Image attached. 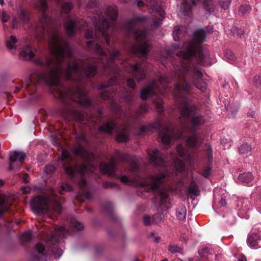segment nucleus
I'll return each instance as SVG.
<instances>
[{
  "label": "nucleus",
  "mask_w": 261,
  "mask_h": 261,
  "mask_svg": "<svg viewBox=\"0 0 261 261\" xmlns=\"http://www.w3.org/2000/svg\"><path fill=\"white\" fill-rule=\"evenodd\" d=\"M19 23H28L29 22V16L25 13L24 11L21 10L20 14L19 16Z\"/></svg>",
  "instance_id": "obj_29"
},
{
  "label": "nucleus",
  "mask_w": 261,
  "mask_h": 261,
  "mask_svg": "<svg viewBox=\"0 0 261 261\" xmlns=\"http://www.w3.org/2000/svg\"><path fill=\"white\" fill-rule=\"evenodd\" d=\"M162 19L160 18L156 19L154 22V24L156 27H158L162 24Z\"/></svg>",
  "instance_id": "obj_61"
},
{
  "label": "nucleus",
  "mask_w": 261,
  "mask_h": 261,
  "mask_svg": "<svg viewBox=\"0 0 261 261\" xmlns=\"http://www.w3.org/2000/svg\"><path fill=\"white\" fill-rule=\"evenodd\" d=\"M29 175L27 173L24 174L22 177V180L24 183H28L29 182Z\"/></svg>",
  "instance_id": "obj_59"
},
{
  "label": "nucleus",
  "mask_w": 261,
  "mask_h": 261,
  "mask_svg": "<svg viewBox=\"0 0 261 261\" xmlns=\"http://www.w3.org/2000/svg\"><path fill=\"white\" fill-rule=\"evenodd\" d=\"M106 188H118V186L114 182L106 181L105 183Z\"/></svg>",
  "instance_id": "obj_52"
},
{
  "label": "nucleus",
  "mask_w": 261,
  "mask_h": 261,
  "mask_svg": "<svg viewBox=\"0 0 261 261\" xmlns=\"http://www.w3.org/2000/svg\"><path fill=\"white\" fill-rule=\"evenodd\" d=\"M169 79L166 76H161L159 78V84L155 82L149 84L143 88L140 93V97L142 99H146L151 97L155 91H158L161 95H164L167 92L166 84L169 83Z\"/></svg>",
  "instance_id": "obj_7"
},
{
  "label": "nucleus",
  "mask_w": 261,
  "mask_h": 261,
  "mask_svg": "<svg viewBox=\"0 0 261 261\" xmlns=\"http://www.w3.org/2000/svg\"><path fill=\"white\" fill-rule=\"evenodd\" d=\"M187 214L186 206L184 205H178L176 212V216L179 220L185 219Z\"/></svg>",
  "instance_id": "obj_22"
},
{
  "label": "nucleus",
  "mask_w": 261,
  "mask_h": 261,
  "mask_svg": "<svg viewBox=\"0 0 261 261\" xmlns=\"http://www.w3.org/2000/svg\"><path fill=\"white\" fill-rule=\"evenodd\" d=\"M260 240V236L259 233H249L247 239V243L250 248L255 249L257 248L258 241Z\"/></svg>",
  "instance_id": "obj_18"
},
{
  "label": "nucleus",
  "mask_w": 261,
  "mask_h": 261,
  "mask_svg": "<svg viewBox=\"0 0 261 261\" xmlns=\"http://www.w3.org/2000/svg\"><path fill=\"white\" fill-rule=\"evenodd\" d=\"M238 179L242 182L248 184L253 180V176L250 172H245L239 175Z\"/></svg>",
  "instance_id": "obj_23"
},
{
  "label": "nucleus",
  "mask_w": 261,
  "mask_h": 261,
  "mask_svg": "<svg viewBox=\"0 0 261 261\" xmlns=\"http://www.w3.org/2000/svg\"><path fill=\"white\" fill-rule=\"evenodd\" d=\"M25 157V153L22 151H14L11 152L9 157V170L19 169Z\"/></svg>",
  "instance_id": "obj_11"
},
{
  "label": "nucleus",
  "mask_w": 261,
  "mask_h": 261,
  "mask_svg": "<svg viewBox=\"0 0 261 261\" xmlns=\"http://www.w3.org/2000/svg\"><path fill=\"white\" fill-rule=\"evenodd\" d=\"M93 36V32L92 31H90L89 30H87L85 33V37L87 39L92 38Z\"/></svg>",
  "instance_id": "obj_57"
},
{
  "label": "nucleus",
  "mask_w": 261,
  "mask_h": 261,
  "mask_svg": "<svg viewBox=\"0 0 261 261\" xmlns=\"http://www.w3.org/2000/svg\"><path fill=\"white\" fill-rule=\"evenodd\" d=\"M206 158L209 162L213 160L212 149L210 145H207L206 149Z\"/></svg>",
  "instance_id": "obj_40"
},
{
  "label": "nucleus",
  "mask_w": 261,
  "mask_h": 261,
  "mask_svg": "<svg viewBox=\"0 0 261 261\" xmlns=\"http://www.w3.org/2000/svg\"><path fill=\"white\" fill-rule=\"evenodd\" d=\"M180 248L176 246H170L169 250L172 253H175L179 251Z\"/></svg>",
  "instance_id": "obj_56"
},
{
  "label": "nucleus",
  "mask_w": 261,
  "mask_h": 261,
  "mask_svg": "<svg viewBox=\"0 0 261 261\" xmlns=\"http://www.w3.org/2000/svg\"><path fill=\"white\" fill-rule=\"evenodd\" d=\"M32 239V233L31 231H27L23 233L21 236L20 239L22 242H29Z\"/></svg>",
  "instance_id": "obj_33"
},
{
  "label": "nucleus",
  "mask_w": 261,
  "mask_h": 261,
  "mask_svg": "<svg viewBox=\"0 0 261 261\" xmlns=\"http://www.w3.org/2000/svg\"><path fill=\"white\" fill-rule=\"evenodd\" d=\"M227 202H226V200L223 198H222L220 201V204L221 206H225Z\"/></svg>",
  "instance_id": "obj_62"
},
{
  "label": "nucleus",
  "mask_w": 261,
  "mask_h": 261,
  "mask_svg": "<svg viewBox=\"0 0 261 261\" xmlns=\"http://www.w3.org/2000/svg\"><path fill=\"white\" fill-rule=\"evenodd\" d=\"M120 66L121 68L127 71L138 82L143 80L146 77V71L140 62H137L134 65H131L125 59L120 63Z\"/></svg>",
  "instance_id": "obj_10"
},
{
  "label": "nucleus",
  "mask_w": 261,
  "mask_h": 261,
  "mask_svg": "<svg viewBox=\"0 0 261 261\" xmlns=\"http://www.w3.org/2000/svg\"><path fill=\"white\" fill-rule=\"evenodd\" d=\"M143 221L145 225H149L151 224L150 218L148 216H145L143 217Z\"/></svg>",
  "instance_id": "obj_55"
},
{
  "label": "nucleus",
  "mask_w": 261,
  "mask_h": 261,
  "mask_svg": "<svg viewBox=\"0 0 261 261\" xmlns=\"http://www.w3.org/2000/svg\"><path fill=\"white\" fill-rule=\"evenodd\" d=\"M113 96V94L108 93L107 92H103L100 95V97L104 99H110Z\"/></svg>",
  "instance_id": "obj_54"
},
{
  "label": "nucleus",
  "mask_w": 261,
  "mask_h": 261,
  "mask_svg": "<svg viewBox=\"0 0 261 261\" xmlns=\"http://www.w3.org/2000/svg\"><path fill=\"white\" fill-rule=\"evenodd\" d=\"M149 3L150 4V9L153 12L158 13L162 18L165 17V13L161 4L156 2V0H149Z\"/></svg>",
  "instance_id": "obj_21"
},
{
  "label": "nucleus",
  "mask_w": 261,
  "mask_h": 261,
  "mask_svg": "<svg viewBox=\"0 0 261 261\" xmlns=\"http://www.w3.org/2000/svg\"><path fill=\"white\" fill-rule=\"evenodd\" d=\"M225 57L229 62L234 61L236 60L235 55L231 50H227L225 51Z\"/></svg>",
  "instance_id": "obj_30"
},
{
  "label": "nucleus",
  "mask_w": 261,
  "mask_h": 261,
  "mask_svg": "<svg viewBox=\"0 0 261 261\" xmlns=\"http://www.w3.org/2000/svg\"><path fill=\"white\" fill-rule=\"evenodd\" d=\"M71 223L73 225V226L77 230H82L83 227V224L77 221H76L74 219L71 220Z\"/></svg>",
  "instance_id": "obj_41"
},
{
  "label": "nucleus",
  "mask_w": 261,
  "mask_h": 261,
  "mask_svg": "<svg viewBox=\"0 0 261 261\" xmlns=\"http://www.w3.org/2000/svg\"><path fill=\"white\" fill-rule=\"evenodd\" d=\"M212 170V168L210 166H207L206 168H205L202 171V175L205 177H207L209 176L211 173V171Z\"/></svg>",
  "instance_id": "obj_48"
},
{
  "label": "nucleus",
  "mask_w": 261,
  "mask_h": 261,
  "mask_svg": "<svg viewBox=\"0 0 261 261\" xmlns=\"http://www.w3.org/2000/svg\"><path fill=\"white\" fill-rule=\"evenodd\" d=\"M115 154L120 161L129 162L132 160L133 156L128 154L122 153L118 150L116 151Z\"/></svg>",
  "instance_id": "obj_24"
},
{
  "label": "nucleus",
  "mask_w": 261,
  "mask_h": 261,
  "mask_svg": "<svg viewBox=\"0 0 261 261\" xmlns=\"http://www.w3.org/2000/svg\"><path fill=\"white\" fill-rule=\"evenodd\" d=\"M85 196L88 198V199H90V198H91L92 197V195L90 193V192H87L85 193Z\"/></svg>",
  "instance_id": "obj_64"
},
{
  "label": "nucleus",
  "mask_w": 261,
  "mask_h": 261,
  "mask_svg": "<svg viewBox=\"0 0 261 261\" xmlns=\"http://www.w3.org/2000/svg\"><path fill=\"white\" fill-rule=\"evenodd\" d=\"M175 167L176 171L179 172H181L185 169L184 163L178 159L175 161Z\"/></svg>",
  "instance_id": "obj_32"
},
{
  "label": "nucleus",
  "mask_w": 261,
  "mask_h": 261,
  "mask_svg": "<svg viewBox=\"0 0 261 261\" xmlns=\"http://www.w3.org/2000/svg\"><path fill=\"white\" fill-rule=\"evenodd\" d=\"M99 130L101 133L108 134L113 132L117 133L116 139L119 142H126L129 138L128 127L126 124L119 125L113 121H109L100 125Z\"/></svg>",
  "instance_id": "obj_8"
},
{
  "label": "nucleus",
  "mask_w": 261,
  "mask_h": 261,
  "mask_svg": "<svg viewBox=\"0 0 261 261\" xmlns=\"http://www.w3.org/2000/svg\"><path fill=\"white\" fill-rule=\"evenodd\" d=\"M188 194L192 199H195V197L199 195L200 191L199 188L194 181H192L190 183L188 189Z\"/></svg>",
  "instance_id": "obj_20"
},
{
  "label": "nucleus",
  "mask_w": 261,
  "mask_h": 261,
  "mask_svg": "<svg viewBox=\"0 0 261 261\" xmlns=\"http://www.w3.org/2000/svg\"><path fill=\"white\" fill-rule=\"evenodd\" d=\"M77 23L70 18L69 16H67V20L64 22V27L68 35H73L77 29Z\"/></svg>",
  "instance_id": "obj_16"
},
{
  "label": "nucleus",
  "mask_w": 261,
  "mask_h": 261,
  "mask_svg": "<svg viewBox=\"0 0 261 261\" xmlns=\"http://www.w3.org/2000/svg\"><path fill=\"white\" fill-rule=\"evenodd\" d=\"M17 27V22L16 18H14L13 19L12 22V27L13 28H16Z\"/></svg>",
  "instance_id": "obj_63"
},
{
  "label": "nucleus",
  "mask_w": 261,
  "mask_h": 261,
  "mask_svg": "<svg viewBox=\"0 0 261 261\" xmlns=\"http://www.w3.org/2000/svg\"><path fill=\"white\" fill-rule=\"evenodd\" d=\"M99 169L102 174L119 178L122 183L130 182L142 187L147 186L150 190L153 191L159 190L161 186L164 183L167 174L166 172L153 173L147 175L145 178L136 177L132 180H129L125 175L119 176L116 174V159L113 156L111 158V161L109 163L102 162L100 164Z\"/></svg>",
  "instance_id": "obj_2"
},
{
  "label": "nucleus",
  "mask_w": 261,
  "mask_h": 261,
  "mask_svg": "<svg viewBox=\"0 0 261 261\" xmlns=\"http://www.w3.org/2000/svg\"><path fill=\"white\" fill-rule=\"evenodd\" d=\"M17 42V39L16 37L14 36H11L10 38L6 42V46L10 50L15 49V44Z\"/></svg>",
  "instance_id": "obj_25"
},
{
  "label": "nucleus",
  "mask_w": 261,
  "mask_h": 261,
  "mask_svg": "<svg viewBox=\"0 0 261 261\" xmlns=\"http://www.w3.org/2000/svg\"><path fill=\"white\" fill-rule=\"evenodd\" d=\"M176 150L180 156H185L186 155L185 149L181 144H178L176 147Z\"/></svg>",
  "instance_id": "obj_39"
},
{
  "label": "nucleus",
  "mask_w": 261,
  "mask_h": 261,
  "mask_svg": "<svg viewBox=\"0 0 261 261\" xmlns=\"http://www.w3.org/2000/svg\"><path fill=\"white\" fill-rule=\"evenodd\" d=\"M9 19V16L6 11H3L1 13V20L3 22H7Z\"/></svg>",
  "instance_id": "obj_47"
},
{
  "label": "nucleus",
  "mask_w": 261,
  "mask_h": 261,
  "mask_svg": "<svg viewBox=\"0 0 261 261\" xmlns=\"http://www.w3.org/2000/svg\"><path fill=\"white\" fill-rule=\"evenodd\" d=\"M203 141L202 138L198 135L188 137L186 140L188 147L192 149H196L199 147L202 144Z\"/></svg>",
  "instance_id": "obj_14"
},
{
  "label": "nucleus",
  "mask_w": 261,
  "mask_h": 261,
  "mask_svg": "<svg viewBox=\"0 0 261 261\" xmlns=\"http://www.w3.org/2000/svg\"><path fill=\"white\" fill-rule=\"evenodd\" d=\"M238 150L240 154H245L250 152L251 151V148L249 145L244 144L239 147Z\"/></svg>",
  "instance_id": "obj_27"
},
{
  "label": "nucleus",
  "mask_w": 261,
  "mask_h": 261,
  "mask_svg": "<svg viewBox=\"0 0 261 261\" xmlns=\"http://www.w3.org/2000/svg\"><path fill=\"white\" fill-rule=\"evenodd\" d=\"M72 151L76 155L81 157L84 160V163L81 165H76L74 167H72L69 163H64V169L71 178H75L81 188L85 187L87 181L84 175L88 171L92 172L94 170V167L92 166L89 169V167L90 162L94 158V155L91 151L80 145L74 147Z\"/></svg>",
  "instance_id": "obj_3"
},
{
  "label": "nucleus",
  "mask_w": 261,
  "mask_h": 261,
  "mask_svg": "<svg viewBox=\"0 0 261 261\" xmlns=\"http://www.w3.org/2000/svg\"><path fill=\"white\" fill-rule=\"evenodd\" d=\"M55 167L51 165H46L45 167V171L47 173L54 172L55 170Z\"/></svg>",
  "instance_id": "obj_49"
},
{
  "label": "nucleus",
  "mask_w": 261,
  "mask_h": 261,
  "mask_svg": "<svg viewBox=\"0 0 261 261\" xmlns=\"http://www.w3.org/2000/svg\"><path fill=\"white\" fill-rule=\"evenodd\" d=\"M250 7L248 5H242L239 8V12L242 13H246L250 11Z\"/></svg>",
  "instance_id": "obj_42"
},
{
  "label": "nucleus",
  "mask_w": 261,
  "mask_h": 261,
  "mask_svg": "<svg viewBox=\"0 0 261 261\" xmlns=\"http://www.w3.org/2000/svg\"><path fill=\"white\" fill-rule=\"evenodd\" d=\"M149 130H150V126L149 125H142L140 127V132L141 133H143Z\"/></svg>",
  "instance_id": "obj_53"
},
{
  "label": "nucleus",
  "mask_w": 261,
  "mask_h": 261,
  "mask_svg": "<svg viewBox=\"0 0 261 261\" xmlns=\"http://www.w3.org/2000/svg\"><path fill=\"white\" fill-rule=\"evenodd\" d=\"M107 15L109 17L111 22L108 18L100 16L98 21L95 24L94 36L96 38L101 37L105 40L107 45L110 43L109 34L108 32L110 25L113 30H117L116 20L117 17V10L116 7L108 6L106 11Z\"/></svg>",
  "instance_id": "obj_6"
},
{
  "label": "nucleus",
  "mask_w": 261,
  "mask_h": 261,
  "mask_svg": "<svg viewBox=\"0 0 261 261\" xmlns=\"http://www.w3.org/2000/svg\"><path fill=\"white\" fill-rule=\"evenodd\" d=\"M180 30L179 26L176 25L174 28L173 31V37L175 41H177L179 40Z\"/></svg>",
  "instance_id": "obj_36"
},
{
  "label": "nucleus",
  "mask_w": 261,
  "mask_h": 261,
  "mask_svg": "<svg viewBox=\"0 0 261 261\" xmlns=\"http://www.w3.org/2000/svg\"><path fill=\"white\" fill-rule=\"evenodd\" d=\"M72 189L73 188L70 185L67 183H64L61 185V190L59 191V193L60 194L63 195L64 194L63 191L69 192L72 191Z\"/></svg>",
  "instance_id": "obj_35"
},
{
  "label": "nucleus",
  "mask_w": 261,
  "mask_h": 261,
  "mask_svg": "<svg viewBox=\"0 0 261 261\" xmlns=\"http://www.w3.org/2000/svg\"><path fill=\"white\" fill-rule=\"evenodd\" d=\"M160 196L161 198V202L162 204L165 203L168 198V194L165 190H161L159 192Z\"/></svg>",
  "instance_id": "obj_37"
},
{
  "label": "nucleus",
  "mask_w": 261,
  "mask_h": 261,
  "mask_svg": "<svg viewBox=\"0 0 261 261\" xmlns=\"http://www.w3.org/2000/svg\"><path fill=\"white\" fill-rule=\"evenodd\" d=\"M68 234V230L64 226H60L56 228L55 232L47 238V244L50 246L53 253L57 258H59L63 254V250L59 247V245Z\"/></svg>",
  "instance_id": "obj_9"
},
{
  "label": "nucleus",
  "mask_w": 261,
  "mask_h": 261,
  "mask_svg": "<svg viewBox=\"0 0 261 261\" xmlns=\"http://www.w3.org/2000/svg\"><path fill=\"white\" fill-rule=\"evenodd\" d=\"M198 253L202 257H205L211 253V249L207 246H202L199 249Z\"/></svg>",
  "instance_id": "obj_31"
},
{
  "label": "nucleus",
  "mask_w": 261,
  "mask_h": 261,
  "mask_svg": "<svg viewBox=\"0 0 261 261\" xmlns=\"http://www.w3.org/2000/svg\"><path fill=\"white\" fill-rule=\"evenodd\" d=\"M31 207L34 213L40 215H49L51 213L60 214L62 212L59 197L55 194L35 197L31 200Z\"/></svg>",
  "instance_id": "obj_5"
},
{
  "label": "nucleus",
  "mask_w": 261,
  "mask_h": 261,
  "mask_svg": "<svg viewBox=\"0 0 261 261\" xmlns=\"http://www.w3.org/2000/svg\"><path fill=\"white\" fill-rule=\"evenodd\" d=\"M148 107L146 104L141 105L139 107V112L141 113H145L148 111Z\"/></svg>",
  "instance_id": "obj_51"
},
{
  "label": "nucleus",
  "mask_w": 261,
  "mask_h": 261,
  "mask_svg": "<svg viewBox=\"0 0 261 261\" xmlns=\"http://www.w3.org/2000/svg\"><path fill=\"white\" fill-rule=\"evenodd\" d=\"M127 86L130 88H135L136 87V83L134 79H128L127 80Z\"/></svg>",
  "instance_id": "obj_50"
},
{
  "label": "nucleus",
  "mask_w": 261,
  "mask_h": 261,
  "mask_svg": "<svg viewBox=\"0 0 261 261\" xmlns=\"http://www.w3.org/2000/svg\"><path fill=\"white\" fill-rule=\"evenodd\" d=\"M71 98L84 107H90L92 105L91 99L84 92L78 91L76 93V97Z\"/></svg>",
  "instance_id": "obj_15"
},
{
  "label": "nucleus",
  "mask_w": 261,
  "mask_h": 261,
  "mask_svg": "<svg viewBox=\"0 0 261 261\" xmlns=\"http://www.w3.org/2000/svg\"><path fill=\"white\" fill-rule=\"evenodd\" d=\"M136 2L137 6L139 7H144L145 5L144 2L141 0H136Z\"/></svg>",
  "instance_id": "obj_60"
},
{
  "label": "nucleus",
  "mask_w": 261,
  "mask_h": 261,
  "mask_svg": "<svg viewBox=\"0 0 261 261\" xmlns=\"http://www.w3.org/2000/svg\"><path fill=\"white\" fill-rule=\"evenodd\" d=\"M145 18V16L134 17L127 25L128 32L133 34L136 40V42L129 47V51L140 57H145L150 46L147 42L146 31L137 30L135 28L140 25V23Z\"/></svg>",
  "instance_id": "obj_4"
},
{
  "label": "nucleus",
  "mask_w": 261,
  "mask_h": 261,
  "mask_svg": "<svg viewBox=\"0 0 261 261\" xmlns=\"http://www.w3.org/2000/svg\"><path fill=\"white\" fill-rule=\"evenodd\" d=\"M253 83L257 86L261 85V74L256 75L254 77Z\"/></svg>",
  "instance_id": "obj_46"
},
{
  "label": "nucleus",
  "mask_w": 261,
  "mask_h": 261,
  "mask_svg": "<svg viewBox=\"0 0 261 261\" xmlns=\"http://www.w3.org/2000/svg\"><path fill=\"white\" fill-rule=\"evenodd\" d=\"M205 31H196L186 49L177 54L184 60L174 67L173 78L175 81L174 96L177 106L180 109V128H176L171 123L163 126L159 121L153 122L151 126L153 128L159 129L161 141L165 145H169L172 140L183 138L185 133L195 134L199 126L206 122L204 116L195 113L196 107L186 95L193 85L202 91L206 90L207 88L201 71L189 62V60L195 58L203 66L211 64L208 50L201 46L205 41Z\"/></svg>",
  "instance_id": "obj_1"
},
{
  "label": "nucleus",
  "mask_w": 261,
  "mask_h": 261,
  "mask_svg": "<svg viewBox=\"0 0 261 261\" xmlns=\"http://www.w3.org/2000/svg\"><path fill=\"white\" fill-rule=\"evenodd\" d=\"M164 218V215L162 213H158L153 216V221L156 223H160Z\"/></svg>",
  "instance_id": "obj_38"
},
{
  "label": "nucleus",
  "mask_w": 261,
  "mask_h": 261,
  "mask_svg": "<svg viewBox=\"0 0 261 261\" xmlns=\"http://www.w3.org/2000/svg\"><path fill=\"white\" fill-rule=\"evenodd\" d=\"M73 117L75 120L80 121L81 123H85L84 122V115L81 112L77 111L74 112Z\"/></svg>",
  "instance_id": "obj_34"
},
{
  "label": "nucleus",
  "mask_w": 261,
  "mask_h": 261,
  "mask_svg": "<svg viewBox=\"0 0 261 261\" xmlns=\"http://www.w3.org/2000/svg\"><path fill=\"white\" fill-rule=\"evenodd\" d=\"M154 103L155 105L156 110L159 113H161L164 111L163 102L161 97H156L153 99Z\"/></svg>",
  "instance_id": "obj_26"
},
{
  "label": "nucleus",
  "mask_w": 261,
  "mask_h": 261,
  "mask_svg": "<svg viewBox=\"0 0 261 261\" xmlns=\"http://www.w3.org/2000/svg\"><path fill=\"white\" fill-rule=\"evenodd\" d=\"M62 158L63 159L71 160L70 152L66 149H63L62 152Z\"/></svg>",
  "instance_id": "obj_45"
},
{
  "label": "nucleus",
  "mask_w": 261,
  "mask_h": 261,
  "mask_svg": "<svg viewBox=\"0 0 261 261\" xmlns=\"http://www.w3.org/2000/svg\"><path fill=\"white\" fill-rule=\"evenodd\" d=\"M131 161H132V163L130 165L129 170L132 172H136L138 171V165L134 159H132Z\"/></svg>",
  "instance_id": "obj_43"
},
{
  "label": "nucleus",
  "mask_w": 261,
  "mask_h": 261,
  "mask_svg": "<svg viewBox=\"0 0 261 261\" xmlns=\"http://www.w3.org/2000/svg\"><path fill=\"white\" fill-rule=\"evenodd\" d=\"M149 163L155 166L166 167V164L164 160L163 155L158 149L152 151V154L149 157Z\"/></svg>",
  "instance_id": "obj_13"
},
{
  "label": "nucleus",
  "mask_w": 261,
  "mask_h": 261,
  "mask_svg": "<svg viewBox=\"0 0 261 261\" xmlns=\"http://www.w3.org/2000/svg\"><path fill=\"white\" fill-rule=\"evenodd\" d=\"M44 246L43 244L37 243L31 255L32 261H45L46 260V255L44 252Z\"/></svg>",
  "instance_id": "obj_12"
},
{
  "label": "nucleus",
  "mask_w": 261,
  "mask_h": 261,
  "mask_svg": "<svg viewBox=\"0 0 261 261\" xmlns=\"http://www.w3.org/2000/svg\"><path fill=\"white\" fill-rule=\"evenodd\" d=\"M73 8V4L70 2H66L63 4L62 7V12L68 14L70 11Z\"/></svg>",
  "instance_id": "obj_28"
},
{
  "label": "nucleus",
  "mask_w": 261,
  "mask_h": 261,
  "mask_svg": "<svg viewBox=\"0 0 261 261\" xmlns=\"http://www.w3.org/2000/svg\"><path fill=\"white\" fill-rule=\"evenodd\" d=\"M230 0H224V1H221L220 2V5H221V8L224 9H228V8L230 6Z\"/></svg>",
  "instance_id": "obj_44"
},
{
  "label": "nucleus",
  "mask_w": 261,
  "mask_h": 261,
  "mask_svg": "<svg viewBox=\"0 0 261 261\" xmlns=\"http://www.w3.org/2000/svg\"><path fill=\"white\" fill-rule=\"evenodd\" d=\"M20 57L24 60H29L32 59L34 54L32 51L31 46L29 44L24 45L20 51Z\"/></svg>",
  "instance_id": "obj_19"
},
{
  "label": "nucleus",
  "mask_w": 261,
  "mask_h": 261,
  "mask_svg": "<svg viewBox=\"0 0 261 261\" xmlns=\"http://www.w3.org/2000/svg\"><path fill=\"white\" fill-rule=\"evenodd\" d=\"M9 198L3 193H0V217L10 208Z\"/></svg>",
  "instance_id": "obj_17"
},
{
  "label": "nucleus",
  "mask_w": 261,
  "mask_h": 261,
  "mask_svg": "<svg viewBox=\"0 0 261 261\" xmlns=\"http://www.w3.org/2000/svg\"><path fill=\"white\" fill-rule=\"evenodd\" d=\"M21 189L24 194H29L31 192V188L29 187H22Z\"/></svg>",
  "instance_id": "obj_58"
}]
</instances>
